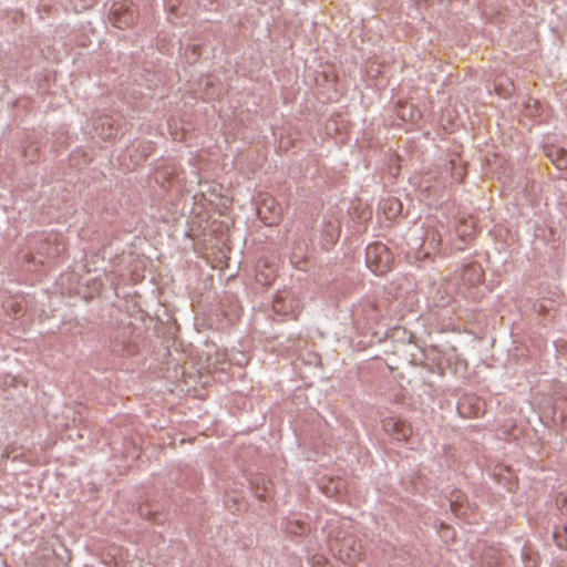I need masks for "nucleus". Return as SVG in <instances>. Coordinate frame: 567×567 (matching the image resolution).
I'll return each mask as SVG.
<instances>
[{
  "mask_svg": "<svg viewBox=\"0 0 567 567\" xmlns=\"http://www.w3.org/2000/svg\"><path fill=\"white\" fill-rule=\"evenodd\" d=\"M475 223L472 218L463 219L456 227V234L462 240H470L475 235Z\"/></svg>",
  "mask_w": 567,
  "mask_h": 567,
  "instance_id": "nucleus-10",
  "label": "nucleus"
},
{
  "mask_svg": "<svg viewBox=\"0 0 567 567\" xmlns=\"http://www.w3.org/2000/svg\"><path fill=\"white\" fill-rule=\"evenodd\" d=\"M458 413L465 417H477L483 414V402L471 395H464L457 403Z\"/></svg>",
  "mask_w": 567,
  "mask_h": 567,
  "instance_id": "nucleus-5",
  "label": "nucleus"
},
{
  "mask_svg": "<svg viewBox=\"0 0 567 567\" xmlns=\"http://www.w3.org/2000/svg\"><path fill=\"white\" fill-rule=\"evenodd\" d=\"M333 550L336 556L348 565H354L362 557L360 542L354 536H346L338 540Z\"/></svg>",
  "mask_w": 567,
  "mask_h": 567,
  "instance_id": "nucleus-3",
  "label": "nucleus"
},
{
  "mask_svg": "<svg viewBox=\"0 0 567 567\" xmlns=\"http://www.w3.org/2000/svg\"><path fill=\"white\" fill-rule=\"evenodd\" d=\"M287 529H288L290 533H292V534H297V533H298V532H297V529H293L292 527H287Z\"/></svg>",
  "mask_w": 567,
  "mask_h": 567,
  "instance_id": "nucleus-18",
  "label": "nucleus"
},
{
  "mask_svg": "<svg viewBox=\"0 0 567 567\" xmlns=\"http://www.w3.org/2000/svg\"><path fill=\"white\" fill-rule=\"evenodd\" d=\"M340 481L334 482L331 480L328 485L322 487V492L328 496H333L340 493L339 491Z\"/></svg>",
  "mask_w": 567,
  "mask_h": 567,
  "instance_id": "nucleus-14",
  "label": "nucleus"
},
{
  "mask_svg": "<svg viewBox=\"0 0 567 567\" xmlns=\"http://www.w3.org/2000/svg\"><path fill=\"white\" fill-rule=\"evenodd\" d=\"M557 503L558 504H561V506H566V512H567V496L565 495H560L558 498H557Z\"/></svg>",
  "mask_w": 567,
  "mask_h": 567,
  "instance_id": "nucleus-16",
  "label": "nucleus"
},
{
  "mask_svg": "<svg viewBox=\"0 0 567 567\" xmlns=\"http://www.w3.org/2000/svg\"><path fill=\"white\" fill-rule=\"evenodd\" d=\"M258 215L266 225H275L281 218L282 207L275 198L267 197L260 203Z\"/></svg>",
  "mask_w": 567,
  "mask_h": 567,
  "instance_id": "nucleus-4",
  "label": "nucleus"
},
{
  "mask_svg": "<svg viewBox=\"0 0 567 567\" xmlns=\"http://www.w3.org/2000/svg\"><path fill=\"white\" fill-rule=\"evenodd\" d=\"M381 209L388 219H394L401 213L402 205L396 198H388L382 203Z\"/></svg>",
  "mask_w": 567,
  "mask_h": 567,
  "instance_id": "nucleus-11",
  "label": "nucleus"
},
{
  "mask_svg": "<svg viewBox=\"0 0 567 567\" xmlns=\"http://www.w3.org/2000/svg\"><path fill=\"white\" fill-rule=\"evenodd\" d=\"M482 278H483V274H482V271L480 270V271H477V281H481V280H482Z\"/></svg>",
  "mask_w": 567,
  "mask_h": 567,
  "instance_id": "nucleus-17",
  "label": "nucleus"
},
{
  "mask_svg": "<svg viewBox=\"0 0 567 567\" xmlns=\"http://www.w3.org/2000/svg\"><path fill=\"white\" fill-rule=\"evenodd\" d=\"M127 14L124 13L123 18L122 19L121 17H118L117 14V11L114 12V24L120 28V29H124L126 27H128L132 22V14H128V18L126 17Z\"/></svg>",
  "mask_w": 567,
  "mask_h": 567,
  "instance_id": "nucleus-13",
  "label": "nucleus"
},
{
  "mask_svg": "<svg viewBox=\"0 0 567 567\" xmlns=\"http://www.w3.org/2000/svg\"><path fill=\"white\" fill-rule=\"evenodd\" d=\"M554 538L557 546L561 548L567 547V526L563 527L560 530H556Z\"/></svg>",
  "mask_w": 567,
  "mask_h": 567,
  "instance_id": "nucleus-12",
  "label": "nucleus"
},
{
  "mask_svg": "<svg viewBox=\"0 0 567 567\" xmlns=\"http://www.w3.org/2000/svg\"><path fill=\"white\" fill-rule=\"evenodd\" d=\"M383 429L388 434L393 435L396 440H406L412 433V430L406 422L392 416L383 420Z\"/></svg>",
  "mask_w": 567,
  "mask_h": 567,
  "instance_id": "nucleus-6",
  "label": "nucleus"
},
{
  "mask_svg": "<svg viewBox=\"0 0 567 567\" xmlns=\"http://www.w3.org/2000/svg\"><path fill=\"white\" fill-rule=\"evenodd\" d=\"M441 245V236L440 234L432 229L426 231V235L423 240V248L426 256H430L432 254H435V251L439 249Z\"/></svg>",
  "mask_w": 567,
  "mask_h": 567,
  "instance_id": "nucleus-8",
  "label": "nucleus"
},
{
  "mask_svg": "<svg viewBox=\"0 0 567 567\" xmlns=\"http://www.w3.org/2000/svg\"><path fill=\"white\" fill-rule=\"evenodd\" d=\"M547 156L558 169L567 168V151L566 150L558 147V146H550L547 148Z\"/></svg>",
  "mask_w": 567,
  "mask_h": 567,
  "instance_id": "nucleus-7",
  "label": "nucleus"
},
{
  "mask_svg": "<svg viewBox=\"0 0 567 567\" xmlns=\"http://www.w3.org/2000/svg\"><path fill=\"white\" fill-rule=\"evenodd\" d=\"M393 261V254L384 244L374 243L367 247L365 262L375 275L386 274L392 268Z\"/></svg>",
  "mask_w": 567,
  "mask_h": 567,
  "instance_id": "nucleus-1",
  "label": "nucleus"
},
{
  "mask_svg": "<svg viewBox=\"0 0 567 567\" xmlns=\"http://www.w3.org/2000/svg\"><path fill=\"white\" fill-rule=\"evenodd\" d=\"M272 309L279 316L297 319L301 310V305L300 300L291 290L285 289L274 297Z\"/></svg>",
  "mask_w": 567,
  "mask_h": 567,
  "instance_id": "nucleus-2",
  "label": "nucleus"
},
{
  "mask_svg": "<svg viewBox=\"0 0 567 567\" xmlns=\"http://www.w3.org/2000/svg\"><path fill=\"white\" fill-rule=\"evenodd\" d=\"M276 278V271L267 265L266 261L258 264L256 280L261 285H270Z\"/></svg>",
  "mask_w": 567,
  "mask_h": 567,
  "instance_id": "nucleus-9",
  "label": "nucleus"
},
{
  "mask_svg": "<svg viewBox=\"0 0 567 567\" xmlns=\"http://www.w3.org/2000/svg\"><path fill=\"white\" fill-rule=\"evenodd\" d=\"M312 567H332L326 557L316 555L312 557Z\"/></svg>",
  "mask_w": 567,
  "mask_h": 567,
  "instance_id": "nucleus-15",
  "label": "nucleus"
}]
</instances>
